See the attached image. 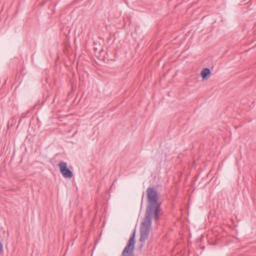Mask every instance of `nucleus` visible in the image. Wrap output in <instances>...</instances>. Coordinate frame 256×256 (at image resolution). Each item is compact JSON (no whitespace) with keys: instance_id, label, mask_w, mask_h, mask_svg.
<instances>
[{"instance_id":"nucleus-5","label":"nucleus","mask_w":256,"mask_h":256,"mask_svg":"<svg viewBox=\"0 0 256 256\" xmlns=\"http://www.w3.org/2000/svg\"><path fill=\"white\" fill-rule=\"evenodd\" d=\"M3 250V245L2 243L0 242V252Z\"/></svg>"},{"instance_id":"nucleus-4","label":"nucleus","mask_w":256,"mask_h":256,"mask_svg":"<svg viewBox=\"0 0 256 256\" xmlns=\"http://www.w3.org/2000/svg\"><path fill=\"white\" fill-rule=\"evenodd\" d=\"M210 70L208 68H204L201 72V76L203 80L208 78V76L210 74Z\"/></svg>"},{"instance_id":"nucleus-3","label":"nucleus","mask_w":256,"mask_h":256,"mask_svg":"<svg viewBox=\"0 0 256 256\" xmlns=\"http://www.w3.org/2000/svg\"><path fill=\"white\" fill-rule=\"evenodd\" d=\"M60 172L65 178H71L73 176L72 172L67 166V164L64 162H60L58 164Z\"/></svg>"},{"instance_id":"nucleus-1","label":"nucleus","mask_w":256,"mask_h":256,"mask_svg":"<svg viewBox=\"0 0 256 256\" xmlns=\"http://www.w3.org/2000/svg\"><path fill=\"white\" fill-rule=\"evenodd\" d=\"M148 204L144 218L140 228V242H144L148 238L152 224V218L155 220L160 219L161 204L158 202V193L154 186L148 187L146 190Z\"/></svg>"},{"instance_id":"nucleus-2","label":"nucleus","mask_w":256,"mask_h":256,"mask_svg":"<svg viewBox=\"0 0 256 256\" xmlns=\"http://www.w3.org/2000/svg\"><path fill=\"white\" fill-rule=\"evenodd\" d=\"M136 230H134L130 236L126 247L122 252V256H130L133 253L134 250Z\"/></svg>"}]
</instances>
